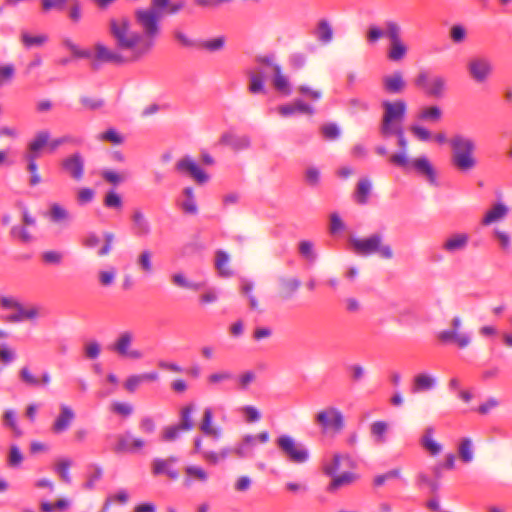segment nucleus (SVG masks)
<instances>
[{"instance_id":"obj_59","label":"nucleus","mask_w":512,"mask_h":512,"mask_svg":"<svg viewBox=\"0 0 512 512\" xmlns=\"http://www.w3.org/2000/svg\"><path fill=\"white\" fill-rule=\"evenodd\" d=\"M321 133L326 140L333 141L340 137L341 129L336 123H327L321 127Z\"/></svg>"},{"instance_id":"obj_3","label":"nucleus","mask_w":512,"mask_h":512,"mask_svg":"<svg viewBox=\"0 0 512 512\" xmlns=\"http://www.w3.org/2000/svg\"><path fill=\"white\" fill-rule=\"evenodd\" d=\"M161 15L154 9H138L135 19L142 29V49L146 54L153 48L155 39L160 34Z\"/></svg>"},{"instance_id":"obj_24","label":"nucleus","mask_w":512,"mask_h":512,"mask_svg":"<svg viewBox=\"0 0 512 512\" xmlns=\"http://www.w3.org/2000/svg\"><path fill=\"white\" fill-rule=\"evenodd\" d=\"M48 220L55 224L68 225L72 221L69 211L59 203H51L46 213Z\"/></svg>"},{"instance_id":"obj_32","label":"nucleus","mask_w":512,"mask_h":512,"mask_svg":"<svg viewBox=\"0 0 512 512\" xmlns=\"http://www.w3.org/2000/svg\"><path fill=\"white\" fill-rule=\"evenodd\" d=\"M19 377L23 383H25L28 386L37 387L40 384L46 386L51 381V376L49 372L45 371L41 375V381L35 377L28 367H22L19 371Z\"/></svg>"},{"instance_id":"obj_63","label":"nucleus","mask_w":512,"mask_h":512,"mask_svg":"<svg viewBox=\"0 0 512 512\" xmlns=\"http://www.w3.org/2000/svg\"><path fill=\"white\" fill-rule=\"evenodd\" d=\"M23 459L24 457L19 447L16 444H12L8 454V465L12 468H17L21 465Z\"/></svg>"},{"instance_id":"obj_13","label":"nucleus","mask_w":512,"mask_h":512,"mask_svg":"<svg viewBox=\"0 0 512 512\" xmlns=\"http://www.w3.org/2000/svg\"><path fill=\"white\" fill-rule=\"evenodd\" d=\"M493 70L491 61L486 57H473L467 63L469 76L476 83H484Z\"/></svg>"},{"instance_id":"obj_38","label":"nucleus","mask_w":512,"mask_h":512,"mask_svg":"<svg viewBox=\"0 0 512 512\" xmlns=\"http://www.w3.org/2000/svg\"><path fill=\"white\" fill-rule=\"evenodd\" d=\"M407 53L408 46L405 44L403 40L389 43L387 57L390 61L400 62L406 57Z\"/></svg>"},{"instance_id":"obj_18","label":"nucleus","mask_w":512,"mask_h":512,"mask_svg":"<svg viewBox=\"0 0 512 512\" xmlns=\"http://www.w3.org/2000/svg\"><path fill=\"white\" fill-rule=\"evenodd\" d=\"M213 417L212 408H205L199 429L203 435L210 437L214 443H217L222 438L223 431L220 426L213 425Z\"/></svg>"},{"instance_id":"obj_8","label":"nucleus","mask_w":512,"mask_h":512,"mask_svg":"<svg viewBox=\"0 0 512 512\" xmlns=\"http://www.w3.org/2000/svg\"><path fill=\"white\" fill-rule=\"evenodd\" d=\"M134 340V332L131 330H124L118 334L117 338L110 346V349L121 358L141 360L144 358V353L140 349L132 347Z\"/></svg>"},{"instance_id":"obj_12","label":"nucleus","mask_w":512,"mask_h":512,"mask_svg":"<svg viewBox=\"0 0 512 512\" xmlns=\"http://www.w3.org/2000/svg\"><path fill=\"white\" fill-rule=\"evenodd\" d=\"M175 170L180 175L188 176L200 185L207 183L210 179V176L189 155L180 158L175 163Z\"/></svg>"},{"instance_id":"obj_9","label":"nucleus","mask_w":512,"mask_h":512,"mask_svg":"<svg viewBox=\"0 0 512 512\" xmlns=\"http://www.w3.org/2000/svg\"><path fill=\"white\" fill-rule=\"evenodd\" d=\"M427 96L441 98L447 89V81L442 75L430 76L427 71H420L414 80Z\"/></svg>"},{"instance_id":"obj_51","label":"nucleus","mask_w":512,"mask_h":512,"mask_svg":"<svg viewBox=\"0 0 512 512\" xmlns=\"http://www.w3.org/2000/svg\"><path fill=\"white\" fill-rule=\"evenodd\" d=\"M229 263V255L224 251H218L216 253L215 265L219 271L220 276L222 277H230L232 276V271L227 268Z\"/></svg>"},{"instance_id":"obj_14","label":"nucleus","mask_w":512,"mask_h":512,"mask_svg":"<svg viewBox=\"0 0 512 512\" xmlns=\"http://www.w3.org/2000/svg\"><path fill=\"white\" fill-rule=\"evenodd\" d=\"M61 167L75 181H80L84 176L85 161L83 156L76 152L64 158Z\"/></svg>"},{"instance_id":"obj_5","label":"nucleus","mask_w":512,"mask_h":512,"mask_svg":"<svg viewBox=\"0 0 512 512\" xmlns=\"http://www.w3.org/2000/svg\"><path fill=\"white\" fill-rule=\"evenodd\" d=\"M383 115L380 123V133L383 137L390 136V130L402 127V122L407 113V104L402 99L395 101L385 100L381 103Z\"/></svg>"},{"instance_id":"obj_56","label":"nucleus","mask_w":512,"mask_h":512,"mask_svg":"<svg viewBox=\"0 0 512 512\" xmlns=\"http://www.w3.org/2000/svg\"><path fill=\"white\" fill-rule=\"evenodd\" d=\"M184 431L185 430L178 424L167 426L162 431L161 439L164 442H173L179 439Z\"/></svg>"},{"instance_id":"obj_58","label":"nucleus","mask_w":512,"mask_h":512,"mask_svg":"<svg viewBox=\"0 0 512 512\" xmlns=\"http://www.w3.org/2000/svg\"><path fill=\"white\" fill-rule=\"evenodd\" d=\"M91 471L88 475V480L84 484V487L88 490H92L95 487V484L102 478L103 469L99 465H92L90 467Z\"/></svg>"},{"instance_id":"obj_50","label":"nucleus","mask_w":512,"mask_h":512,"mask_svg":"<svg viewBox=\"0 0 512 512\" xmlns=\"http://www.w3.org/2000/svg\"><path fill=\"white\" fill-rule=\"evenodd\" d=\"M299 254L301 257H303L305 260H307L310 263H314L317 260V253L314 249L313 242L309 240H303L299 243Z\"/></svg>"},{"instance_id":"obj_42","label":"nucleus","mask_w":512,"mask_h":512,"mask_svg":"<svg viewBox=\"0 0 512 512\" xmlns=\"http://www.w3.org/2000/svg\"><path fill=\"white\" fill-rule=\"evenodd\" d=\"M21 43L26 49H31L33 47H40L48 41V36L46 34L39 35H31L26 31H22L20 35Z\"/></svg>"},{"instance_id":"obj_44","label":"nucleus","mask_w":512,"mask_h":512,"mask_svg":"<svg viewBox=\"0 0 512 512\" xmlns=\"http://www.w3.org/2000/svg\"><path fill=\"white\" fill-rule=\"evenodd\" d=\"M194 411L195 406L193 403L184 406L180 411V423L178 425L185 431H191L194 428V421L192 418Z\"/></svg>"},{"instance_id":"obj_25","label":"nucleus","mask_w":512,"mask_h":512,"mask_svg":"<svg viewBox=\"0 0 512 512\" xmlns=\"http://www.w3.org/2000/svg\"><path fill=\"white\" fill-rule=\"evenodd\" d=\"M272 77V85L274 89L283 96H289L292 94V86L286 75L282 72L281 66L274 67V73Z\"/></svg>"},{"instance_id":"obj_46","label":"nucleus","mask_w":512,"mask_h":512,"mask_svg":"<svg viewBox=\"0 0 512 512\" xmlns=\"http://www.w3.org/2000/svg\"><path fill=\"white\" fill-rule=\"evenodd\" d=\"M460 459L464 463H470L474 459L473 443L470 438H463L458 446Z\"/></svg>"},{"instance_id":"obj_57","label":"nucleus","mask_w":512,"mask_h":512,"mask_svg":"<svg viewBox=\"0 0 512 512\" xmlns=\"http://www.w3.org/2000/svg\"><path fill=\"white\" fill-rule=\"evenodd\" d=\"M104 206L109 209L120 210L123 206L121 196L114 190L108 191L104 197Z\"/></svg>"},{"instance_id":"obj_35","label":"nucleus","mask_w":512,"mask_h":512,"mask_svg":"<svg viewBox=\"0 0 512 512\" xmlns=\"http://www.w3.org/2000/svg\"><path fill=\"white\" fill-rule=\"evenodd\" d=\"M372 191V183L368 178H362L357 183L356 190L353 194V198L356 203L365 205L368 203V198Z\"/></svg>"},{"instance_id":"obj_15","label":"nucleus","mask_w":512,"mask_h":512,"mask_svg":"<svg viewBox=\"0 0 512 512\" xmlns=\"http://www.w3.org/2000/svg\"><path fill=\"white\" fill-rule=\"evenodd\" d=\"M145 446V441L134 437L130 431L117 435V443L113 450L115 453H134Z\"/></svg>"},{"instance_id":"obj_27","label":"nucleus","mask_w":512,"mask_h":512,"mask_svg":"<svg viewBox=\"0 0 512 512\" xmlns=\"http://www.w3.org/2000/svg\"><path fill=\"white\" fill-rule=\"evenodd\" d=\"M221 143L231 147L235 151H240L249 148L250 138L246 135L228 132L221 136Z\"/></svg>"},{"instance_id":"obj_43","label":"nucleus","mask_w":512,"mask_h":512,"mask_svg":"<svg viewBox=\"0 0 512 512\" xmlns=\"http://www.w3.org/2000/svg\"><path fill=\"white\" fill-rule=\"evenodd\" d=\"M442 118V110L438 106L424 107L417 114V119L424 122L436 123Z\"/></svg>"},{"instance_id":"obj_20","label":"nucleus","mask_w":512,"mask_h":512,"mask_svg":"<svg viewBox=\"0 0 512 512\" xmlns=\"http://www.w3.org/2000/svg\"><path fill=\"white\" fill-rule=\"evenodd\" d=\"M382 86L384 91L388 94H401L406 87L403 73L396 70L390 75H385L382 78Z\"/></svg>"},{"instance_id":"obj_60","label":"nucleus","mask_w":512,"mask_h":512,"mask_svg":"<svg viewBox=\"0 0 512 512\" xmlns=\"http://www.w3.org/2000/svg\"><path fill=\"white\" fill-rule=\"evenodd\" d=\"M225 45V37L219 36L214 39L200 41L199 48L206 49L210 52L221 50Z\"/></svg>"},{"instance_id":"obj_19","label":"nucleus","mask_w":512,"mask_h":512,"mask_svg":"<svg viewBox=\"0 0 512 512\" xmlns=\"http://www.w3.org/2000/svg\"><path fill=\"white\" fill-rule=\"evenodd\" d=\"M510 213V208L502 201L493 203L481 219L483 226H490L503 221Z\"/></svg>"},{"instance_id":"obj_40","label":"nucleus","mask_w":512,"mask_h":512,"mask_svg":"<svg viewBox=\"0 0 512 512\" xmlns=\"http://www.w3.org/2000/svg\"><path fill=\"white\" fill-rule=\"evenodd\" d=\"M492 237L497 241L500 250L509 253L512 246V237L509 232L495 227L492 230Z\"/></svg>"},{"instance_id":"obj_16","label":"nucleus","mask_w":512,"mask_h":512,"mask_svg":"<svg viewBox=\"0 0 512 512\" xmlns=\"http://www.w3.org/2000/svg\"><path fill=\"white\" fill-rule=\"evenodd\" d=\"M59 410L60 413L54 420L51 427L52 432L56 435L66 432L76 417L73 409L66 404H60Z\"/></svg>"},{"instance_id":"obj_47","label":"nucleus","mask_w":512,"mask_h":512,"mask_svg":"<svg viewBox=\"0 0 512 512\" xmlns=\"http://www.w3.org/2000/svg\"><path fill=\"white\" fill-rule=\"evenodd\" d=\"M233 453V449L229 447H223L218 452L211 450L204 454V461L211 465H217L219 462L228 458Z\"/></svg>"},{"instance_id":"obj_28","label":"nucleus","mask_w":512,"mask_h":512,"mask_svg":"<svg viewBox=\"0 0 512 512\" xmlns=\"http://www.w3.org/2000/svg\"><path fill=\"white\" fill-rule=\"evenodd\" d=\"M266 69L259 67L249 74V92L252 94L266 93L265 89Z\"/></svg>"},{"instance_id":"obj_54","label":"nucleus","mask_w":512,"mask_h":512,"mask_svg":"<svg viewBox=\"0 0 512 512\" xmlns=\"http://www.w3.org/2000/svg\"><path fill=\"white\" fill-rule=\"evenodd\" d=\"M416 483L419 488L427 487L431 493H436L440 488L438 480L431 479L425 473H419L416 478Z\"/></svg>"},{"instance_id":"obj_22","label":"nucleus","mask_w":512,"mask_h":512,"mask_svg":"<svg viewBox=\"0 0 512 512\" xmlns=\"http://www.w3.org/2000/svg\"><path fill=\"white\" fill-rule=\"evenodd\" d=\"M437 378L429 373H419L413 378L411 392L416 394L420 392L430 391L436 388Z\"/></svg>"},{"instance_id":"obj_45","label":"nucleus","mask_w":512,"mask_h":512,"mask_svg":"<svg viewBox=\"0 0 512 512\" xmlns=\"http://www.w3.org/2000/svg\"><path fill=\"white\" fill-rule=\"evenodd\" d=\"M173 37L181 47L199 48L200 40L191 38L187 33L179 28L173 30Z\"/></svg>"},{"instance_id":"obj_48","label":"nucleus","mask_w":512,"mask_h":512,"mask_svg":"<svg viewBox=\"0 0 512 512\" xmlns=\"http://www.w3.org/2000/svg\"><path fill=\"white\" fill-rule=\"evenodd\" d=\"M72 466V460L69 458L60 459L56 465L54 466V471L59 475V477L67 484L71 483V475L69 473V469Z\"/></svg>"},{"instance_id":"obj_30","label":"nucleus","mask_w":512,"mask_h":512,"mask_svg":"<svg viewBox=\"0 0 512 512\" xmlns=\"http://www.w3.org/2000/svg\"><path fill=\"white\" fill-rule=\"evenodd\" d=\"M469 242V236L466 233H456L450 236L444 243L442 248L448 253H455L464 250Z\"/></svg>"},{"instance_id":"obj_39","label":"nucleus","mask_w":512,"mask_h":512,"mask_svg":"<svg viewBox=\"0 0 512 512\" xmlns=\"http://www.w3.org/2000/svg\"><path fill=\"white\" fill-rule=\"evenodd\" d=\"M388 423L382 420L374 421L370 425V434L376 444H383L386 442V434L388 432Z\"/></svg>"},{"instance_id":"obj_6","label":"nucleus","mask_w":512,"mask_h":512,"mask_svg":"<svg viewBox=\"0 0 512 512\" xmlns=\"http://www.w3.org/2000/svg\"><path fill=\"white\" fill-rule=\"evenodd\" d=\"M276 445L282 454L292 463L303 464L310 458L307 446L296 441L288 434H282L276 439Z\"/></svg>"},{"instance_id":"obj_41","label":"nucleus","mask_w":512,"mask_h":512,"mask_svg":"<svg viewBox=\"0 0 512 512\" xmlns=\"http://www.w3.org/2000/svg\"><path fill=\"white\" fill-rule=\"evenodd\" d=\"M171 280L174 285L193 291H200L205 286L204 282H194L188 280L183 273L173 274Z\"/></svg>"},{"instance_id":"obj_11","label":"nucleus","mask_w":512,"mask_h":512,"mask_svg":"<svg viewBox=\"0 0 512 512\" xmlns=\"http://www.w3.org/2000/svg\"><path fill=\"white\" fill-rule=\"evenodd\" d=\"M315 422L321 427L323 432L333 431L338 433L345 426L344 416L336 407H328L319 411L315 416Z\"/></svg>"},{"instance_id":"obj_55","label":"nucleus","mask_w":512,"mask_h":512,"mask_svg":"<svg viewBox=\"0 0 512 512\" xmlns=\"http://www.w3.org/2000/svg\"><path fill=\"white\" fill-rule=\"evenodd\" d=\"M63 45L69 49L75 58L90 59L92 57V51L89 49H81L72 40L65 39Z\"/></svg>"},{"instance_id":"obj_34","label":"nucleus","mask_w":512,"mask_h":512,"mask_svg":"<svg viewBox=\"0 0 512 512\" xmlns=\"http://www.w3.org/2000/svg\"><path fill=\"white\" fill-rule=\"evenodd\" d=\"M183 199L179 205L184 213L196 215L198 213V206L196 203L194 190L192 187H185L182 191Z\"/></svg>"},{"instance_id":"obj_33","label":"nucleus","mask_w":512,"mask_h":512,"mask_svg":"<svg viewBox=\"0 0 512 512\" xmlns=\"http://www.w3.org/2000/svg\"><path fill=\"white\" fill-rule=\"evenodd\" d=\"M433 435L434 428L431 426L427 427L420 438V444L432 456H436L442 451V445L433 439Z\"/></svg>"},{"instance_id":"obj_26","label":"nucleus","mask_w":512,"mask_h":512,"mask_svg":"<svg viewBox=\"0 0 512 512\" xmlns=\"http://www.w3.org/2000/svg\"><path fill=\"white\" fill-rule=\"evenodd\" d=\"M132 230L138 237L148 236L151 232V226L144 213L141 210H135L132 214Z\"/></svg>"},{"instance_id":"obj_53","label":"nucleus","mask_w":512,"mask_h":512,"mask_svg":"<svg viewBox=\"0 0 512 512\" xmlns=\"http://www.w3.org/2000/svg\"><path fill=\"white\" fill-rule=\"evenodd\" d=\"M3 423L6 427H9L16 436L22 435V430L18 426L17 415L14 410L8 409L5 411L3 415Z\"/></svg>"},{"instance_id":"obj_4","label":"nucleus","mask_w":512,"mask_h":512,"mask_svg":"<svg viewBox=\"0 0 512 512\" xmlns=\"http://www.w3.org/2000/svg\"><path fill=\"white\" fill-rule=\"evenodd\" d=\"M49 138V130L44 129L38 131L34 138L28 143L27 151L23 156L24 160L27 162V170L30 173L29 184L31 186H36L42 181L38 173L37 159L41 156Z\"/></svg>"},{"instance_id":"obj_52","label":"nucleus","mask_w":512,"mask_h":512,"mask_svg":"<svg viewBox=\"0 0 512 512\" xmlns=\"http://www.w3.org/2000/svg\"><path fill=\"white\" fill-rule=\"evenodd\" d=\"M304 181L312 188L317 187L321 181L320 169L316 166L307 167L304 171Z\"/></svg>"},{"instance_id":"obj_10","label":"nucleus","mask_w":512,"mask_h":512,"mask_svg":"<svg viewBox=\"0 0 512 512\" xmlns=\"http://www.w3.org/2000/svg\"><path fill=\"white\" fill-rule=\"evenodd\" d=\"M462 320L459 316L451 320V329H446L438 333V339L445 344L455 343L458 348L465 349L472 342L470 332H461Z\"/></svg>"},{"instance_id":"obj_17","label":"nucleus","mask_w":512,"mask_h":512,"mask_svg":"<svg viewBox=\"0 0 512 512\" xmlns=\"http://www.w3.org/2000/svg\"><path fill=\"white\" fill-rule=\"evenodd\" d=\"M91 58L99 63L121 64L126 61V58L119 51L112 50L102 43L95 45Z\"/></svg>"},{"instance_id":"obj_31","label":"nucleus","mask_w":512,"mask_h":512,"mask_svg":"<svg viewBox=\"0 0 512 512\" xmlns=\"http://www.w3.org/2000/svg\"><path fill=\"white\" fill-rule=\"evenodd\" d=\"M278 283L280 287V297L283 300L291 299L301 286V282L297 278L280 277Z\"/></svg>"},{"instance_id":"obj_37","label":"nucleus","mask_w":512,"mask_h":512,"mask_svg":"<svg viewBox=\"0 0 512 512\" xmlns=\"http://www.w3.org/2000/svg\"><path fill=\"white\" fill-rule=\"evenodd\" d=\"M314 36L322 44H329L333 39V29L330 23L325 19L320 20L315 28Z\"/></svg>"},{"instance_id":"obj_29","label":"nucleus","mask_w":512,"mask_h":512,"mask_svg":"<svg viewBox=\"0 0 512 512\" xmlns=\"http://www.w3.org/2000/svg\"><path fill=\"white\" fill-rule=\"evenodd\" d=\"M411 165L418 173L425 175L430 184L437 185L436 172L427 157H419Z\"/></svg>"},{"instance_id":"obj_23","label":"nucleus","mask_w":512,"mask_h":512,"mask_svg":"<svg viewBox=\"0 0 512 512\" xmlns=\"http://www.w3.org/2000/svg\"><path fill=\"white\" fill-rule=\"evenodd\" d=\"M184 472L185 478L183 483L186 487H190L195 482L205 484L209 479L208 472L198 465H188L184 468Z\"/></svg>"},{"instance_id":"obj_21","label":"nucleus","mask_w":512,"mask_h":512,"mask_svg":"<svg viewBox=\"0 0 512 512\" xmlns=\"http://www.w3.org/2000/svg\"><path fill=\"white\" fill-rule=\"evenodd\" d=\"M257 438L254 435L246 434L233 447V453L238 458H252L255 455Z\"/></svg>"},{"instance_id":"obj_36","label":"nucleus","mask_w":512,"mask_h":512,"mask_svg":"<svg viewBox=\"0 0 512 512\" xmlns=\"http://www.w3.org/2000/svg\"><path fill=\"white\" fill-rule=\"evenodd\" d=\"M153 474H166L170 479L177 480L179 472L168 464L167 460L156 458L152 463Z\"/></svg>"},{"instance_id":"obj_62","label":"nucleus","mask_w":512,"mask_h":512,"mask_svg":"<svg viewBox=\"0 0 512 512\" xmlns=\"http://www.w3.org/2000/svg\"><path fill=\"white\" fill-rule=\"evenodd\" d=\"M354 479V474L351 472H345L339 476H334L332 482L330 483L328 490L334 491L338 489L339 487L350 484Z\"/></svg>"},{"instance_id":"obj_1","label":"nucleus","mask_w":512,"mask_h":512,"mask_svg":"<svg viewBox=\"0 0 512 512\" xmlns=\"http://www.w3.org/2000/svg\"><path fill=\"white\" fill-rule=\"evenodd\" d=\"M108 31L119 50L131 52L132 60H136L146 54V52H141L142 35L132 29V23L128 17L110 18Z\"/></svg>"},{"instance_id":"obj_7","label":"nucleus","mask_w":512,"mask_h":512,"mask_svg":"<svg viewBox=\"0 0 512 512\" xmlns=\"http://www.w3.org/2000/svg\"><path fill=\"white\" fill-rule=\"evenodd\" d=\"M350 242L354 251L362 256H368L376 252L385 259H390L393 256L389 245H381L382 236L380 234H373L365 239L351 238Z\"/></svg>"},{"instance_id":"obj_49","label":"nucleus","mask_w":512,"mask_h":512,"mask_svg":"<svg viewBox=\"0 0 512 512\" xmlns=\"http://www.w3.org/2000/svg\"><path fill=\"white\" fill-rule=\"evenodd\" d=\"M400 25L392 20L385 22V37L389 40V43L402 41Z\"/></svg>"},{"instance_id":"obj_2","label":"nucleus","mask_w":512,"mask_h":512,"mask_svg":"<svg viewBox=\"0 0 512 512\" xmlns=\"http://www.w3.org/2000/svg\"><path fill=\"white\" fill-rule=\"evenodd\" d=\"M451 149V164L460 172H469L477 165L474 156L476 150L475 141L463 134L453 135L449 141Z\"/></svg>"},{"instance_id":"obj_64","label":"nucleus","mask_w":512,"mask_h":512,"mask_svg":"<svg viewBox=\"0 0 512 512\" xmlns=\"http://www.w3.org/2000/svg\"><path fill=\"white\" fill-rule=\"evenodd\" d=\"M343 456L341 454H334L330 461H326L323 466L324 473L328 476H335L340 469V462Z\"/></svg>"},{"instance_id":"obj_61","label":"nucleus","mask_w":512,"mask_h":512,"mask_svg":"<svg viewBox=\"0 0 512 512\" xmlns=\"http://www.w3.org/2000/svg\"><path fill=\"white\" fill-rule=\"evenodd\" d=\"M111 411L123 417H129L133 414L134 407L128 402L114 401L111 404Z\"/></svg>"}]
</instances>
